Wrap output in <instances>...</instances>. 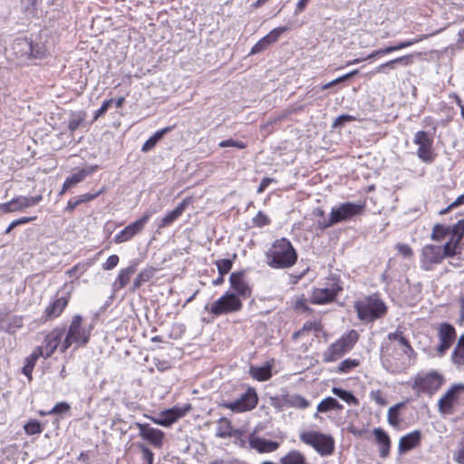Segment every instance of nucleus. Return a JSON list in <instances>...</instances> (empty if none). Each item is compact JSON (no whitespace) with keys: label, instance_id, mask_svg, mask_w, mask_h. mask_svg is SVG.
<instances>
[{"label":"nucleus","instance_id":"19","mask_svg":"<svg viewBox=\"0 0 464 464\" xmlns=\"http://www.w3.org/2000/svg\"><path fill=\"white\" fill-rule=\"evenodd\" d=\"M69 300V293L61 296L57 295L55 298L45 307L43 314L44 320L48 321L59 317L67 306Z\"/></svg>","mask_w":464,"mask_h":464},{"label":"nucleus","instance_id":"43","mask_svg":"<svg viewBox=\"0 0 464 464\" xmlns=\"http://www.w3.org/2000/svg\"><path fill=\"white\" fill-rule=\"evenodd\" d=\"M464 236V220L459 219L458 222L450 227V237L454 239L456 242H460Z\"/></svg>","mask_w":464,"mask_h":464},{"label":"nucleus","instance_id":"36","mask_svg":"<svg viewBox=\"0 0 464 464\" xmlns=\"http://www.w3.org/2000/svg\"><path fill=\"white\" fill-rule=\"evenodd\" d=\"M173 127H166L164 129L157 130L151 137H150L145 143L142 145L141 150L143 152L150 150L157 142L169 131L172 130Z\"/></svg>","mask_w":464,"mask_h":464},{"label":"nucleus","instance_id":"35","mask_svg":"<svg viewBox=\"0 0 464 464\" xmlns=\"http://www.w3.org/2000/svg\"><path fill=\"white\" fill-rule=\"evenodd\" d=\"M96 169V167H91L88 169H82L79 170L78 172L72 174L71 177L67 178L65 179V187H73L76 184L80 183L86 178L88 175H91L94 170Z\"/></svg>","mask_w":464,"mask_h":464},{"label":"nucleus","instance_id":"11","mask_svg":"<svg viewBox=\"0 0 464 464\" xmlns=\"http://www.w3.org/2000/svg\"><path fill=\"white\" fill-rule=\"evenodd\" d=\"M342 289L335 278H329L325 286L315 288L312 293V302L324 304L333 301L337 293Z\"/></svg>","mask_w":464,"mask_h":464},{"label":"nucleus","instance_id":"39","mask_svg":"<svg viewBox=\"0 0 464 464\" xmlns=\"http://www.w3.org/2000/svg\"><path fill=\"white\" fill-rule=\"evenodd\" d=\"M332 392L350 405L359 404L358 399L350 392L344 391L341 388L334 387L332 389Z\"/></svg>","mask_w":464,"mask_h":464},{"label":"nucleus","instance_id":"45","mask_svg":"<svg viewBox=\"0 0 464 464\" xmlns=\"http://www.w3.org/2000/svg\"><path fill=\"white\" fill-rule=\"evenodd\" d=\"M231 424L230 421L225 418H221L218 421V429L217 430V437L227 438L231 435Z\"/></svg>","mask_w":464,"mask_h":464},{"label":"nucleus","instance_id":"50","mask_svg":"<svg viewBox=\"0 0 464 464\" xmlns=\"http://www.w3.org/2000/svg\"><path fill=\"white\" fill-rule=\"evenodd\" d=\"M88 268V266L82 263H79L69 269L66 274L71 277L78 278L81 275H82Z\"/></svg>","mask_w":464,"mask_h":464},{"label":"nucleus","instance_id":"61","mask_svg":"<svg viewBox=\"0 0 464 464\" xmlns=\"http://www.w3.org/2000/svg\"><path fill=\"white\" fill-rule=\"evenodd\" d=\"M353 120V117L350 116V115H340L339 117H337L335 119V121H334L333 123V127L334 128H337V127H340L342 126L345 121H350Z\"/></svg>","mask_w":464,"mask_h":464},{"label":"nucleus","instance_id":"55","mask_svg":"<svg viewBox=\"0 0 464 464\" xmlns=\"http://www.w3.org/2000/svg\"><path fill=\"white\" fill-rule=\"evenodd\" d=\"M139 448L140 449V450L142 452L143 460L147 464H152L153 463V459H154L153 452L148 447H146L143 444L139 445Z\"/></svg>","mask_w":464,"mask_h":464},{"label":"nucleus","instance_id":"26","mask_svg":"<svg viewBox=\"0 0 464 464\" xmlns=\"http://www.w3.org/2000/svg\"><path fill=\"white\" fill-rule=\"evenodd\" d=\"M191 202V198H184L172 211L167 213L159 220L158 227H165L173 223L179 217L182 215L188 205Z\"/></svg>","mask_w":464,"mask_h":464},{"label":"nucleus","instance_id":"64","mask_svg":"<svg viewBox=\"0 0 464 464\" xmlns=\"http://www.w3.org/2000/svg\"><path fill=\"white\" fill-rule=\"evenodd\" d=\"M36 219V216L33 217H22L17 219L13 220L14 224L17 226L27 224L29 222L34 221Z\"/></svg>","mask_w":464,"mask_h":464},{"label":"nucleus","instance_id":"17","mask_svg":"<svg viewBox=\"0 0 464 464\" xmlns=\"http://www.w3.org/2000/svg\"><path fill=\"white\" fill-rule=\"evenodd\" d=\"M438 338L437 353L439 356H443L456 341L457 333L455 328L448 323L440 324L438 328Z\"/></svg>","mask_w":464,"mask_h":464},{"label":"nucleus","instance_id":"60","mask_svg":"<svg viewBox=\"0 0 464 464\" xmlns=\"http://www.w3.org/2000/svg\"><path fill=\"white\" fill-rule=\"evenodd\" d=\"M113 100L109 99L102 102V106L95 111L94 113V120H97L99 117H101L102 114H104L107 110L110 108V106L112 104Z\"/></svg>","mask_w":464,"mask_h":464},{"label":"nucleus","instance_id":"51","mask_svg":"<svg viewBox=\"0 0 464 464\" xmlns=\"http://www.w3.org/2000/svg\"><path fill=\"white\" fill-rule=\"evenodd\" d=\"M253 225L258 227L267 226L270 223V219L262 211H259L252 220Z\"/></svg>","mask_w":464,"mask_h":464},{"label":"nucleus","instance_id":"4","mask_svg":"<svg viewBox=\"0 0 464 464\" xmlns=\"http://www.w3.org/2000/svg\"><path fill=\"white\" fill-rule=\"evenodd\" d=\"M299 439L322 457L330 456L334 451V440L329 434L316 430H304L300 433Z\"/></svg>","mask_w":464,"mask_h":464},{"label":"nucleus","instance_id":"47","mask_svg":"<svg viewBox=\"0 0 464 464\" xmlns=\"http://www.w3.org/2000/svg\"><path fill=\"white\" fill-rule=\"evenodd\" d=\"M460 242H456L452 238H449L442 248L443 258L445 256H453L457 253V248Z\"/></svg>","mask_w":464,"mask_h":464},{"label":"nucleus","instance_id":"23","mask_svg":"<svg viewBox=\"0 0 464 464\" xmlns=\"http://www.w3.org/2000/svg\"><path fill=\"white\" fill-rule=\"evenodd\" d=\"M431 35H433V34H420V35H419L416 38L401 42V43H399L396 45L387 46V47H384V48L378 49V50L372 52V53H370L364 60L372 59V58H374V57H376L378 55L388 54V53H391L392 52L399 51V50L410 47V46H411V45H413V44H415L417 43H420V42L427 39L429 36H431Z\"/></svg>","mask_w":464,"mask_h":464},{"label":"nucleus","instance_id":"2","mask_svg":"<svg viewBox=\"0 0 464 464\" xmlns=\"http://www.w3.org/2000/svg\"><path fill=\"white\" fill-rule=\"evenodd\" d=\"M92 331V324H84L83 318L80 314L73 315L61 344V352L64 353L72 345H74V348L86 345L90 340Z\"/></svg>","mask_w":464,"mask_h":464},{"label":"nucleus","instance_id":"63","mask_svg":"<svg viewBox=\"0 0 464 464\" xmlns=\"http://www.w3.org/2000/svg\"><path fill=\"white\" fill-rule=\"evenodd\" d=\"M462 204H464V193L459 196L447 208L441 210L440 213L446 214L450 208Z\"/></svg>","mask_w":464,"mask_h":464},{"label":"nucleus","instance_id":"22","mask_svg":"<svg viewBox=\"0 0 464 464\" xmlns=\"http://www.w3.org/2000/svg\"><path fill=\"white\" fill-rule=\"evenodd\" d=\"M287 26H280L271 30L266 35L261 38L251 49L249 54L254 55L266 50L271 44L276 43L280 35L288 31Z\"/></svg>","mask_w":464,"mask_h":464},{"label":"nucleus","instance_id":"12","mask_svg":"<svg viewBox=\"0 0 464 464\" xmlns=\"http://www.w3.org/2000/svg\"><path fill=\"white\" fill-rule=\"evenodd\" d=\"M413 142L418 146L417 156L423 162L430 163L434 160L432 150L433 140L423 130L417 131L413 138Z\"/></svg>","mask_w":464,"mask_h":464},{"label":"nucleus","instance_id":"57","mask_svg":"<svg viewBox=\"0 0 464 464\" xmlns=\"http://www.w3.org/2000/svg\"><path fill=\"white\" fill-rule=\"evenodd\" d=\"M70 405L67 402H58L52 410L48 411V414H59L69 411Z\"/></svg>","mask_w":464,"mask_h":464},{"label":"nucleus","instance_id":"18","mask_svg":"<svg viewBox=\"0 0 464 464\" xmlns=\"http://www.w3.org/2000/svg\"><path fill=\"white\" fill-rule=\"evenodd\" d=\"M443 259L442 248L439 246L426 245L421 249L420 263L421 268L429 271L434 265L439 264Z\"/></svg>","mask_w":464,"mask_h":464},{"label":"nucleus","instance_id":"58","mask_svg":"<svg viewBox=\"0 0 464 464\" xmlns=\"http://www.w3.org/2000/svg\"><path fill=\"white\" fill-rule=\"evenodd\" d=\"M370 398L374 401L378 405L384 406L386 404V400L382 396L381 390L372 391L370 393Z\"/></svg>","mask_w":464,"mask_h":464},{"label":"nucleus","instance_id":"48","mask_svg":"<svg viewBox=\"0 0 464 464\" xmlns=\"http://www.w3.org/2000/svg\"><path fill=\"white\" fill-rule=\"evenodd\" d=\"M360 362L356 359H345L342 361L338 366V372L342 373H347L353 368L357 367Z\"/></svg>","mask_w":464,"mask_h":464},{"label":"nucleus","instance_id":"5","mask_svg":"<svg viewBox=\"0 0 464 464\" xmlns=\"http://www.w3.org/2000/svg\"><path fill=\"white\" fill-rule=\"evenodd\" d=\"M359 334L355 330H351L342 335L336 342L333 343L323 353L324 362H335L353 349L358 341Z\"/></svg>","mask_w":464,"mask_h":464},{"label":"nucleus","instance_id":"40","mask_svg":"<svg viewBox=\"0 0 464 464\" xmlns=\"http://www.w3.org/2000/svg\"><path fill=\"white\" fill-rule=\"evenodd\" d=\"M155 274L152 267L143 269L135 278L133 282V290L138 289L143 283L150 281Z\"/></svg>","mask_w":464,"mask_h":464},{"label":"nucleus","instance_id":"20","mask_svg":"<svg viewBox=\"0 0 464 464\" xmlns=\"http://www.w3.org/2000/svg\"><path fill=\"white\" fill-rule=\"evenodd\" d=\"M63 336V331L62 329H53L51 333H49L44 341V344L40 347H37V350L42 351V356L44 358L50 357L55 350L60 347L63 342H61Z\"/></svg>","mask_w":464,"mask_h":464},{"label":"nucleus","instance_id":"32","mask_svg":"<svg viewBox=\"0 0 464 464\" xmlns=\"http://www.w3.org/2000/svg\"><path fill=\"white\" fill-rule=\"evenodd\" d=\"M373 433L380 446V456L382 458H386L389 455L391 448V440L389 436L381 428L374 429Z\"/></svg>","mask_w":464,"mask_h":464},{"label":"nucleus","instance_id":"1","mask_svg":"<svg viewBox=\"0 0 464 464\" xmlns=\"http://www.w3.org/2000/svg\"><path fill=\"white\" fill-rule=\"evenodd\" d=\"M297 260V254L286 238L276 239L266 253V262L275 269L292 267Z\"/></svg>","mask_w":464,"mask_h":464},{"label":"nucleus","instance_id":"38","mask_svg":"<svg viewBox=\"0 0 464 464\" xmlns=\"http://www.w3.org/2000/svg\"><path fill=\"white\" fill-rule=\"evenodd\" d=\"M343 406L333 397H326L317 405L318 412H326L331 410H342Z\"/></svg>","mask_w":464,"mask_h":464},{"label":"nucleus","instance_id":"42","mask_svg":"<svg viewBox=\"0 0 464 464\" xmlns=\"http://www.w3.org/2000/svg\"><path fill=\"white\" fill-rule=\"evenodd\" d=\"M404 404L402 402L397 403L394 406L391 407L387 413V420L391 426L397 428L400 425L399 420V411L400 409L402 408Z\"/></svg>","mask_w":464,"mask_h":464},{"label":"nucleus","instance_id":"7","mask_svg":"<svg viewBox=\"0 0 464 464\" xmlns=\"http://www.w3.org/2000/svg\"><path fill=\"white\" fill-rule=\"evenodd\" d=\"M443 377L437 372L419 373L413 378L411 388L417 394L432 395L442 385Z\"/></svg>","mask_w":464,"mask_h":464},{"label":"nucleus","instance_id":"30","mask_svg":"<svg viewBox=\"0 0 464 464\" xmlns=\"http://www.w3.org/2000/svg\"><path fill=\"white\" fill-rule=\"evenodd\" d=\"M450 361L459 370H464V334H462L451 353Z\"/></svg>","mask_w":464,"mask_h":464},{"label":"nucleus","instance_id":"29","mask_svg":"<svg viewBox=\"0 0 464 464\" xmlns=\"http://www.w3.org/2000/svg\"><path fill=\"white\" fill-rule=\"evenodd\" d=\"M250 447L260 453H267L276 451L279 443L276 441L269 440L260 437L252 436L249 439Z\"/></svg>","mask_w":464,"mask_h":464},{"label":"nucleus","instance_id":"9","mask_svg":"<svg viewBox=\"0 0 464 464\" xmlns=\"http://www.w3.org/2000/svg\"><path fill=\"white\" fill-rule=\"evenodd\" d=\"M242 306L240 298L236 294L227 292L211 304L210 313L218 316L238 312Z\"/></svg>","mask_w":464,"mask_h":464},{"label":"nucleus","instance_id":"10","mask_svg":"<svg viewBox=\"0 0 464 464\" xmlns=\"http://www.w3.org/2000/svg\"><path fill=\"white\" fill-rule=\"evenodd\" d=\"M42 200L41 194L34 197L18 196L7 202L0 203V212L5 214L23 212L26 208L38 205Z\"/></svg>","mask_w":464,"mask_h":464},{"label":"nucleus","instance_id":"31","mask_svg":"<svg viewBox=\"0 0 464 464\" xmlns=\"http://www.w3.org/2000/svg\"><path fill=\"white\" fill-rule=\"evenodd\" d=\"M413 54H407L403 55L398 58H395L393 60L388 61L381 65H379L375 70L374 73H386V69L393 70L395 68V64L400 63L403 66H409L411 65L413 61Z\"/></svg>","mask_w":464,"mask_h":464},{"label":"nucleus","instance_id":"21","mask_svg":"<svg viewBox=\"0 0 464 464\" xmlns=\"http://www.w3.org/2000/svg\"><path fill=\"white\" fill-rule=\"evenodd\" d=\"M135 426L139 429V435L143 440L149 441L156 448H160L163 443L164 432L159 429L150 427L147 423L136 422Z\"/></svg>","mask_w":464,"mask_h":464},{"label":"nucleus","instance_id":"52","mask_svg":"<svg viewBox=\"0 0 464 464\" xmlns=\"http://www.w3.org/2000/svg\"><path fill=\"white\" fill-rule=\"evenodd\" d=\"M218 274L224 276L227 274L232 267V262L229 259H220L216 262Z\"/></svg>","mask_w":464,"mask_h":464},{"label":"nucleus","instance_id":"54","mask_svg":"<svg viewBox=\"0 0 464 464\" xmlns=\"http://www.w3.org/2000/svg\"><path fill=\"white\" fill-rule=\"evenodd\" d=\"M290 402L292 406L299 409H306L309 406V401L300 395L292 397Z\"/></svg>","mask_w":464,"mask_h":464},{"label":"nucleus","instance_id":"33","mask_svg":"<svg viewBox=\"0 0 464 464\" xmlns=\"http://www.w3.org/2000/svg\"><path fill=\"white\" fill-rule=\"evenodd\" d=\"M250 375L256 381L265 382L271 378V365L251 366L249 369Z\"/></svg>","mask_w":464,"mask_h":464},{"label":"nucleus","instance_id":"24","mask_svg":"<svg viewBox=\"0 0 464 464\" xmlns=\"http://www.w3.org/2000/svg\"><path fill=\"white\" fill-rule=\"evenodd\" d=\"M382 345H394L396 351H402L408 354H414V350L411 346L409 341L405 338L401 331H395L390 333L387 336V340L382 343Z\"/></svg>","mask_w":464,"mask_h":464},{"label":"nucleus","instance_id":"16","mask_svg":"<svg viewBox=\"0 0 464 464\" xmlns=\"http://www.w3.org/2000/svg\"><path fill=\"white\" fill-rule=\"evenodd\" d=\"M189 404L184 407H173L163 411L160 413L159 417H148L152 422L163 426L169 427L175 423L179 419L186 415L190 411Z\"/></svg>","mask_w":464,"mask_h":464},{"label":"nucleus","instance_id":"41","mask_svg":"<svg viewBox=\"0 0 464 464\" xmlns=\"http://www.w3.org/2000/svg\"><path fill=\"white\" fill-rule=\"evenodd\" d=\"M134 272L135 267L133 266H128L127 268L120 271L116 280V284H118L120 288H123L128 285Z\"/></svg>","mask_w":464,"mask_h":464},{"label":"nucleus","instance_id":"28","mask_svg":"<svg viewBox=\"0 0 464 464\" xmlns=\"http://www.w3.org/2000/svg\"><path fill=\"white\" fill-rule=\"evenodd\" d=\"M14 53L18 57H35L33 43L27 38H17L12 44Z\"/></svg>","mask_w":464,"mask_h":464},{"label":"nucleus","instance_id":"8","mask_svg":"<svg viewBox=\"0 0 464 464\" xmlns=\"http://www.w3.org/2000/svg\"><path fill=\"white\" fill-rule=\"evenodd\" d=\"M362 209V206L360 204L346 202L343 203L336 208H333L330 214L329 219H324V221H318V226L321 228H326L334 224L347 220L352 217L359 214Z\"/></svg>","mask_w":464,"mask_h":464},{"label":"nucleus","instance_id":"56","mask_svg":"<svg viewBox=\"0 0 464 464\" xmlns=\"http://www.w3.org/2000/svg\"><path fill=\"white\" fill-rule=\"evenodd\" d=\"M119 256L117 255L110 256L107 260L102 264L103 270H111L119 264Z\"/></svg>","mask_w":464,"mask_h":464},{"label":"nucleus","instance_id":"6","mask_svg":"<svg viewBox=\"0 0 464 464\" xmlns=\"http://www.w3.org/2000/svg\"><path fill=\"white\" fill-rule=\"evenodd\" d=\"M355 309L361 320L372 322L385 314L386 305L380 298L372 295L357 301Z\"/></svg>","mask_w":464,"mask_h":464},{"label":"nucleus","instance_id":"62","mask_svg":"<svg viewBox=\"0 0 464 464\" xmlns=\"http://www.w3.org/2000/svg\"><path fill=\"white\" fill-rule=\"evenodd\" d=\"M356 73H358V70H353L346 74H343L334 80L332 81V82H334V85L338 84V83H341L346 80H349L350 78H352L353 75H355Z\"/></svg>","mask_w":464,"mask_h":464},{"label":"nucleus","instance_id":"49","mask_svg":"<svg viewBox=\"0 0 464 464\" xmlns=\"http://www.w3.org/2000/svg\"><path fill=\"white\" fill-rule=\"evenodd\" d=\"M24 431L28 435H35L42 432V427L39 421L30 420L24 425Z\"/></svg>","mask_w":464,"mask_h":464},{"label":"nucleus","instance_id":"3","mask_svg":"<svg viewBox=\"0 0 464 464\" xmlns=\"http://www.w3.org/2000/svg\"><path fill=\"white\" fill-rule=\"evenodd\" d=\"M414 354H408L404 352L396 351L394 345H382L381 361L386 371L392 373L401 372L412 362Z\"/></svg>","mask_w":464,"mask_h":464},{"label":"nucleus","instance_id":"15","mask_svg":"<svg viewBox=\"0 0 464 464\" xmlns=\"http://www.w3.org/2000/svg\"><path fill=\"white\" fill-rule=\"evenodd\" d=\"M464 393L463 384H455L439 400V411L443 414H450L458 404L460 395Z\"/></svg>","mask_w":464,"mask_h":464},{"label":"nucleus","instance_id":"13","mask_svg":"<svg viewBox=\"0 0 464 464\" xmlns=\"http://www.w3.org/2000/svg\"><path fill=\"white\" fill-rule=\"evenodd\" d=\"M155 211L147 210L144 215L136 221L128 225L124 229L118 233L114 241L116 244H121L130 240L134 236L139 234L145 227L150 217Z\"/></svg>","mask_w":464,"mask_h":464},{"label":"nucleus","instance_id":"53","mask_svg":"<svg viewBox=\"0 0 464 464\" xmlns=\"http://www.w3.org/2000/svg\"><path fill=\"white\" fill-rule=\"evenodd\" d=\"M395 249L399 252L401 256L405 258H410L413 256V251L411 247L407 244L398 243L395 246Z\"/></svg>","mask_w":464,"mask_h":464},{"label":"nucleus","instance_id":"25","mask_svg":"<svg viewBox=\"0 0 464 464\" xmlns=\"http://www.w3.org/2000/svg\"><path fill=\"white\" fill-rule=\"evenodd\" d=\"M229 282L237 296L239 298L250 296L251 289L241 273H232L229 276Z\"/></svg>","mask_w":464,"mask_h":464},{"label":"nucleus","instance_id":"59","mask_svg":"<svg viewBox=\"0 0 464 464\" xmlns=\"http://www.w3.org/2000/svg\"><path fill=\"white\" fill-rule=\"evenodd\" d=\"M219 147H221V148L236 147V148H238V149H244L246 147V145L242 141L234 140L232 139H228V140H222L219 143Z\"/></svg>","mask_w":464,"mask_h":464},{"label":"nucleus","instance_id":"44","mask_svg":"<svg viewBox=\"0 0 464 464\" xmlns=\"http://www.w3.org/2000/svg\"><path fill=\"white\" fill-rule=\"evenodd\" d=\"M448 236L450 237V227L442 226L440 224H437L433 227L431 239L435 241H441Z\"/></svg>","mask_w":464,"mask_h":464},{"label":"nucleus","instance_id":"27","mask_svg":"<svg viewBox=\"0 0 464 464\" xmlns=\"http://www.w3.org/2000/svg\"><path fill=\"white\" fill-rule=\"evenodd\" d=\"M421 439V433L420 430H413L400 439L398 450L400 453H404L416 448Z\"/></svg>","mask_w":464,"mask_h":464},{"label":"nucleus","instance_id":"37","mask_svg":"<svg viewBox=\"0 0 464 464\" xmlns=\"http://www.w3.org/2000/svg\"><path fill=\"white\" fill-rule=\"evenodd\" d=\"M42 356V351L37 350L36 348L33 351V353L26 358V363L23 367V373L26 375L29 379H31V374L33 369L35 365L37 359Z\"/></svg>","mask_w":464,"mask_h":464},{"label":"nucleus","instance_id":"46","mask_svg":"<svg viewBox=\"0 0 464 464\" xmlns=\"http://www.w3.org/2000/svg\"><path fill=\"white\" fill-rule=\"evenodd\" d=\"M85 120V114L82 112H73L68 123L71 131L76 130Z\"/></svg>","mask_w":464,"mask_h":464},{"label":"nucleus","instance_id":"14","mask_svg":"<svg viewBox=\"0 0 464 464\" xmlns=\"http://www.w3.org/2000/svg\"><path fill=\"white\" fill-rule=\"evenodd\" d=\"M257 401L258 399L256 392L253 389H248L240 396V398L233 401L225 402L222 406L234 412H244L254 409L257 404Z\"/></svg>","mask_w":464,"mask_h":464},{"label":"nucleus","instance_id":"34","mask_svg":"<svg viewBox=\"0 0 464 464\" xmlns=\"http://www.w3.org/2000/svg\"><path fill=\"white\" fill-rule=\"evenodd\" d=\"M281 464H306L305 456L297 450H292L280 459Z\"/></svg>","mask_w":464,"mask_h":464}]
</instances>
